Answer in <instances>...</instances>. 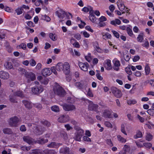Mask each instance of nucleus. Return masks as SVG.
<instances>
[{"label": "nucleus", "instance_id": "1", "mask_svg": "<svg viewBox=\"0 0 154 154\" xmlns=\"http://www.w3.org/2000/svg\"><path fill=\"white\" fill-rule=\"evenodd\" d=\"M133 154L134 151L133 149H131L129 145L125 144L124 145L122 149L118 154Z\"/></svg>", "mask_w": 154, "mask_h": 154}, {"label": "nucleus", "instance_id": "2", "mask_svg": "<svg viewBox=\"0 0 154 154\" xmlns=\"http://www.w3.org/2000/svg\"><path fill=\"white\" fill-rule=\"evenodd\" d=\"M20 70L23 72H25L26 77L28 79V80H30L31 81H33L35 79L36 76L35 74L32 72H27L25 69L22 68H19Z\"/></svg>", "mask_w": 154, "mask_h": 154}, {"label": "nucleus", "instance_id": "3", "mask_svg": "<svg viewBox=\"0 0 154 154\" xmlns=\"http://www.w3.org/2000/svg\"><path fill=\"white\" fill-rule=\"evenodd\" d=\"M54 91L58 96H61L64 95L65 90L62 87L58 85H57V84L55 86L54 88Z\"/></svg>", "mask_w": 154, "mask_h": 154}, {"label": "nucleus", "instance_id": "4", "mask_svg": "<svg viewBox=\"0 0 154 154\" xmlns=\"http://www.w3.org/2000/svg\"><path fill=\"white\" fill-rule=\"evenodd\" d=\"M44 90L43 87L40 85H35L32 88V92L35 94H40Z\"/></svg>", "mask_w": 154, "mask_h": 154}, {"label": "nucleus", "instance_id": "5", "mask_svg": "<svg viewBox=\"0 0 154 154\" xmlns=\"http://www.w3.org/2000/svg\"><path fill=\"white\" fill-rule=\"evenodd\" d=\"M111 92L117 98H120L122 96L121 91L115 87H113L111 89Z\"/></svg>", "mask_w": 154, "mask_h": 154}, {"label": "nucleus", "instance_id": "6", "mask_svg": "<svg viewBox=\"0 0 154 154\" xmlns=\"http://www.w3.org/2000/svg\"><path fill=\"white\" fill-rule=\"evenodd\" d=\"M112 112V110L108 108L104 110L103 112L102 116L105 118H112L113 117Z\"/></svg>", "mask_w": 154, "mask_h": 154}, {"label": "nucleus", "instance_id": "7", "mask_svg": "<svg viewBox=\"0 0 154 154\" xmlns=\"http://www.w3.org/2000/svg\"><path fill=\"white\" fill-rule=\"evenodd\" d=\"M63 109L66 111H69L75 109V106L73 104H68L65 103L62 105Z\"/></svg>", "mask_w": 154, "mask_h": 154}, {"label": "nucleus", "instance_id": "8", "mask_svg": "<svg viewBox=\"0 0 154 154\" xmlns=\"http://www.w3.org/2000/svg\"><path fill=\"white\" fill-rule=\"evenodd\" d=\"M19 122V119L16 116H14L10 118L9 124L11 126L16 127L17 126V123Z\"/></svg>", "mask_w": 154, "mask_h": 154}, {"label": "nucleus", "instance_id": "9", "mask_svg": "<svg viewBox=\"0 0 154 154\" xmlns=\"http://www.w3.org/2000/svg\"><path fill=\"white\" fill-rule=\"evenodd\" d=\"M98 105L97 104H94L91 101L88 106V109L91 111H94L97 113H98Z\"/></svg>", "mask_w": 154, "mask_h": 154}, {"label": "nucleus", "instance_id": "10", "mask_svg": "<svg viewBox=\"0 0 154 154\" xmlns=\"http://www.w3.org/2000/svg\"><path fill=\"white\" fill-rule=\"evenodd\" d=\"M35 130V133L37 135H40L42 134L45 131V128L41 126H36Z\"/></svg>", "mask_w": 154, "mask_h": 154}, {"label": "nucleus", "instance_id": "11", "mask_svg": "<svg viewBox=\"0 0 154 154\" xmlns=\"http://www.w3.org/2000/svg\"><path fill=\"white\" fill-rule=\"evenodd\" d=\"M63 64V71L66 75H68L70 72V66L69 63L65 62Z\"/></svg>", "mask_w": 154, "mask_h": 154}, {"label": "nucleus", "instance_id": "12", "mask_svg": "<svg viewBox=\"0 0 154 154\" xmlns=\"http://www.w3.org/2000/svg\"><path fill=\"white\" fill-rule=\"evenodd\" d=\"M69 120V117L67 115H63L60 116L58 119V122L60 123H66Z\"/></svg>", "mask_w": 154, "mask_h": 154}, {"label": "nucleus", "instance_id": "13", "mask_svg": "<svg viewBox=\"0 0 154 154\" xmlns=\"http://www.w3.org/2000/svg\"><path fill=\"white\" fill-rule=\"evenodd\" d=\"M66 12L62 9H60L56 11V14L60 20H62L65 17Z\"/></svg>", "mask_w": 154, "mask_h": 154}, {"label": "nucleus", "instance_id": "14", "mask_svg": "<svg viewBox=\"0 0 154 154\" xmlns=\"http://www.w3.org/2000/svg\"><path fill=\"white\" fill-rule=\"evenodd\" d=\"M84 131H80L78 132H76L75 133V136L74 137V139L75 140L80 142L81 140V138L84 134Z\"/></svg>", "mask_w": 154, "mask_h": 154}, {"label": "nucleus", "instance_id": "15", "mask_svg": "<svg viewBox=\"0 0 154 154\" xmlns=\"http://www.w3.org/2000/svg\"><path fill=\"white\" fill-rule=\"evenodd\" d=\"M79 66L82 70L85 72L88 71V68L89 67V64L87 62L85 63L79 62Z\"/></svg>", "mask_w": 154, "mask_h": 154}, {"label": "nucleus", "instance_id": "16", "mask_svg": "<svg viewBox=\"0 0 154 154\" xmlns=\"http://www.w3.org/2000/svg\"><path fill=\"white\" fill-rule=\"evenodd\" d=\"M114 64L113 69L116 71L119 70V67L120 66L121 64L119 60L116 59H114L112 61Z\"/></svg>", "mask_w": 154, "mask_h": 154}, {"label": "nucleus", "instance_id": "17", "mask_svg": "<svg viewBox=\"0 0 154 154\" xmlns=\"http://www.w3.org/2000/svg\"><path fill=\"white\" fill-rule=\"evenodd\" d=\"M42 75L44 76H48L51 74V69L49 68L43 69L41 71Z\"/></svg>", "mask_w": 154, "mask_h": 154}, {"label": "nucleus", "instance_id": "18", "mask_svg": "<svg viewBox=\"0 0 154 154\" xmlns=\"http://www.w3.org/2000/svg\"><path fill=\"white\" fill-rule=\"evenodd\" d=\"M22 103L26 109H30L32 108V104L31 101L24 100H22Z\"/></svg>", "mask_w": 154, "mask_h": 154}, {"label": "nucleus", "instance_id": "19", "mask_svg": "<svg viewBox=\"0 0 154 154\" xmlns=\"http://www.w3.org/2000/svg\"><path fill=\"white\" fill-rule=\"evenodd\" d=\"M117 4L119 9L121 11H122L126 7L122 0H118L117 2Z\"/></svg>", "mask_w": 154, "mask_h": 154}, {"label": "nucleus", "instance_id": "20", "mask_svg": "<svg viewBox=\"0 0 154 154\" xmlns=\"http://www.w3.org/2000/svg\"><path fill=\"white\" fill-rule=\"evenodd\" d=\"M60 153L62 154H69L70 148L67 147H63L60 149Z\"/></svg>", "mask_w": 154, "mask_h": 154}, {"label": "nucleus", "instance_id": "21", "mask_svg": "<svg viewBox=\"0 0 154 154\" xmlns=\"http://www.w3.org/2000/svg\"><path fill=\"white\" fill-rule=\"evenodd\" d=\"M9 73L4 71H0V78L4 79H7L9 78Z\"/></svg>", "mask_w": 154, "mask_h": 154}, {"label": "nucleus", "instance_id": "22", "mask_svg": "<svg viewBox=\"0 0 154 154\" xmlns=\"http://www.w3.org/2000/svg\"><path fill=\"white\" fill-rule=\"evenodd\" d=\"M89 20L91 21L93 23H94L96 20V18L94 14V11L91 10V11H90L89 13Z\"/></svg>", "mask_w": 154, "mask_h": 154}, {"label": "nucleus", "instance_id": "23", "mask_svg": "<svg viewBox=\"0 0 154 154\" xmlns=\"http://www.w3.org/2000/svg\"><path fill=\"white\" fill-rule=\"evenodd\" d=\"M93 46L95 50L98 52L100 53H103V50L99 47L98 43L96 41L93 43Z\"/></svg>", "mask_w": 154, "mask_h": 154}, {"label": "nucleus", "instance_id": "24", "mask_svg": "<svg viewBox=\"0 0 154 154\" xmlns=\"http://www.w3.org/2000/svg\"><path fill=\"white\" fill-rule=\"evenodd\" d=\"M23 139L24 141L29 144H31L33 143L32 138L29 136H24Z\"/></svg>", "mask_w": 154, "mask_h": 154}, {"label": "nucleus", "instance_id": "25", "mask_svg": "<svg viewBox=\"0 0 154 154\" xmlns=\"http://www.w3.org/2000/svg\"><path fill=\"white\" fill-rule=\"evenodd\" d=\"M102 35L103 39L105 40L108 39H111L112 38L111 35L108 32L103 33Z\"/></svg>", "mask_w": 154, "mask_h": 154}, {"label": "nucleus", "instance_id": "26", "mask_svg": "<svg viewBox=\"0 0 154 154\" xmlns=\"http://www.w3.org/2000/svg\"><path fill=\"white\" fill-rule=\"evenodd\" d=\"M5 46L6 48V50L8 52L11 53L12 52L13 50V49L10 46L9 43L8 42H6L5 43Z\"/></svg>", "mask_w": 154, "mask_h": 154}, {"label": "nucleus", "instance_id": "27", "mask_svg": "<svg viewBox=\"0 0 154 154\" xmlns=\"http://www.w3.org/2000/svg\"><path fill=\"white\" fill-rule=\"evenodd\" d=\"M48 141L47 139L41 138H39L36 140V143L40 144H43Z\"/></svg>", "mask_w": 154, "mask_h": 154}, {"label": "nucleus", "instance_id": "28", "mask_svg": "<svg viewBox=\"0 0 154 154\" xmlns=\"http://www.w3.org/2000/svg\"><path fill=\"white\" fill-rule=\"evenodd\" d=\"M5 67L7 69H10L13 67V65L12 63L8 61L6 62L4 64Z\"/></svg>", "mask_w": 154, "mask_h": 154}, {"label": "nucleus", "instance_id": "29", "mask_svg": "<svg viewBox=\"0 0 154 154\" xmlns=\"http://www.w3.org/2000/svg\"><path fill=\"white\" fill-rule=\"evenodd\" d=\"M144 70L145 75H149L150 72V68L149 64L147 63H146L145 64Z\"/></svg>", "mask_w": 154, "mask_h": 154}, {"label": "nucleus", "instance_id": "30", "mask_svg": "<svg viewBox=\"0 0 154 154\" xmlns=\"http://www.w3.org/2000/svg\"><path fill=\"white\" fill-rule=\"evenodd\" d=\"M14 95L22 98L24 97L23 92L21 91H18L14 92Z\"/></svg>", "mask_w": 154, "mask_h": 154}, {"label": "nucleus", "instance_id": "31", "mask_svg": "<svg viewBox=\"0 0 154 154\" xmlns=\"http://www.w3.org/2000/svg\"><path fill=\"white\" fill-rule=\"evenodd\" d=\"M63 64L61 63H58L56 66V69L59 71H63Z\"/></svg>", "mask_w": 154, "mask_h": 154}, {"label": "nucleus", "instance_id": "32", "mask_svg": "<svg viewBox=\"0 0 154 154\" xmlns=\"http://www.w3.org/2000/svg\"><path fill=\"white\" fill-rule=\"evenodd\" d=\"M126 30L128 34L131 37L134 38L135 37V35L133 34L132 29L129 27H127Z\"/></svg>", "mask_w": 154, "mask_h": 154}, {"label": "nucleus", "instance_id": "33", "mask_svg": "<svg viewBox=\"0 0 154 154\" xmlns=\"http://www.w3.org/2000/svg\"><path fill=\"white\" fill-rule=\"evenodd\" d=\"M121 21L118 19H116L115 20H113L110 22V24L116 26L117 24L119 25L121 24Z\"/></svg>", "mask_w": 154, "mask_h": 154}, {"label": "nucleus", "instance_id": "34", "mask_svg": "<svg viewBox=\"0 0 154 154\" xmlns=\"http://www.w3.org/2000/svg\"><path fill=\"white\" fill-rule=\"evenodd\" d=\"M47 146L49 148H55L58 149V146L57 144L55 142H51L47 145Z\"/></svg>", "mask_w": 154, "mask_h": 154}, {"label": "nucleus", "instance_id": "35", "mask_svg": "<svg viewBox=\"0 0 154 154\" xmlns=\"http://www.w3.org/2000/svg\"><path fill=\"white\" fill-rule=\"evenodd\" d=\"M143 32L140 33L138 35L137 38V41L139 42H142L143 40Z\"/></svg>", "mask_w": 154, "mask_h": 154}, {"label": "nucleus", "instance_id": "36", "mask_svg": "<svg viewBox=\"0 0 154 154\" xmlns=\"http://www.w3.org/2000/svg\"><path fill=\"white\" fill-rule=\"evenodd\" d=\"M43 152L45 154H57V152L51 149H45L44 150Z\"/></svg>", "mask_w": 154, "mask_h": 154}, {"label": "nucleus", "instance_id": "37", "mask_svg": "<svg viewBox=\"0 0 154 154\" xmlns=\"http://www.w3.org/2000/svg\"><path fill=\"white\" fill-rule=\"evenodd\" d=\"M3 132L5 134H11L12 133L11 130L8 128H5L3 129Z\"/></svg>", "mask_w": 154, "mask_h": 154}, {"label": "nucleus", "instance_id": "38", "mask_svg": "<svg viewBox=\"0 0 154 154\" xmlns=\"http://www.w3.org/2000/svg\"><path fill=\"white\" fill-rule=\"evenodd\" d=\"M49 36L50 38L53 41L56 40L57 38V37L55 34L51 32L49 34Z\"/></svg>", "mask_w": 154, "mask_h": 154}, {"label": "nucleus", "instance_id": "39", "mask_svg": "<svg viewBox=\"0 0 154 154\" xmlns=\"http://www.w3.org/2000/svg\"><path fill=\"white\" fill-rule=\"evenodd\" d=\"M143 137V134L142 132L140 131H138L137 134L134 136V138L136 139L139 138H141Z\"/></svg>", "mask_w": 154, "mask_h": 154}, {"label": "nucleus", "instance_id": "40", "mask_svg": "<svg viewBox=\"0 0 154 154\" xmlns=\"http://www.w3.org/2000/svg\"><path fill=\"white\" fill-rule=\"evenodd\" d=\"M9 101L13 103H16L17 102V100H16L15 98L12 95H10L9 96Z\"/></svg>", "mask_w": 154, "mask_h": 154}, {"label": "nucleus", "instance_id": "41", "mask_svg": "<svg viewBox=\"0 0 154 154\" xmlns=\"http://www.w3.org/2000/svg\"><path fill=\"white\" fill-rule=\"evenodd\" d=\"M106 65H107L106 69L107 70H109L112 69L111 61L110 60L108 59L107 60Z\"/></svg>", "mask_w": 154, "mask_h": 154}, {"label": "nucleus", "instance_id": "42", "mask_svg": "<svg viewBox=\"0 0 154 154\" xmlns=\"http://www.w3.org/2000/svg\"><path fill=\"white\" fill-rule=\"evenodd\" d=\"M117 138L118 140L122 143H125L126 142V139L124 138L120 135H118Z\"/></svg>", "mask_w": 154, "mask_h": 154}, {"label": "nucleus", "instance_id": "43", "mask_svg": "<svg viewBox=\"0 0 154 154\" xmlns=\"http://www.w3.org/2000/svg\"><path fill=\"white\" fill-rule=\"evenodd\" d=\"M91 10H93V8L91 6L88 8L85 7L82 9V11L85 12L87 13L88 11L90 12L91 11Z\"/></svg>", "mask_w": 154, "mask_h": 154}, {"label": "nucleus", "instance_id": "44", "mask_svg": "<svg viewBox=\"0 0 154 154\" xmlns=\"http://www.w3.org/2000/svg\"><path fill=\"white\" fill-rule=\"evenodd\" d=\"M23 9L21 7H18L17 9L15 10V12L17 13V15H20L23 13Z\"/></svg>", "mask_w": 154, "mask_h": 154}, {"label": "nucleus", "instance_id": "45", "mask_svg": "<svg viewBox=\"0 0 154 154\" xmlns=\"http://www.w3.org/2000/svg\"><path fill=\"white\" fill-rule=\"evenodd\" d=\"M51 109L52 111L55 112H58L59 111V109L58 106L56 105L51 106Z\"/></svg>", "mask_w": 154, "mask_h": 154}, {"label": "nucleus", "instance_id": "46", "mask_svg": "<svg viewBox=\"0 0 154 154\" xmlns=\"http://www.w3.org/2000/svg\"><path fill=\"white\" fill-rule=\"evenodd\" d=\"M75 85L76 87L80 89H82L83 87V84L80 82H76Z\"/></svg>", "mask_w": 154, "mask_h": 154}, {"label": "nucleus", "instance_id": "47", "mask_svg": "<svg viewBox=\"0 0 154 154\" xmlns=\"http://www.w3.org/2000/svg\"><path fill=\"white\" fill-rule=\"evenodd\" d=\"M125 71L126 73L129 75H131L132 73L130 67H126L125 69Z\"/></svg>", "mask_w": 154, "mask_h": 154}, {"label": "nucleus", "instance_id": "48", "mask_svg": "<svg viewBox=\"0 0 154 154\" xmlns=\"http://www.w3.org/2000/svg\"><path fill=\"white\" fill-rule=\"evenodd\" d=\"M42 19L48 22L50 21L51 20L50 17L46 15L43 16L42 17Z\"/></svg>", "mask_w": 154, "mask_h": 154}, {"label": "nucleus", "instance_id": "49", "mask_svg": "<svg viewBox=\"0 0 154 154\" xmlns=\"http://www.w3.org/2000/svg\"><path fill=\"white\" fill-rule=\"evenodd\" d=\"M41 122L43 125L47 127H49L51 125L50 122L46 120L42 121Z\"/></svg>", "mask_w": 154, "mask_h": 154}, {"label": "nucleus", "instance_id": "50", "mask_svg": "<svg viewBox=\"0 0 154 154\" xmlns=\"http://www.w3.org/2000/svg\"><path fill=\"white\" fill-rule=\"evenodd\" d=\"M65 17H66V19H69L72 18V16L71 14L69 12H65Z\"/></svg>", "mask_w": 154, "mask_h": 154}, {"label": "nucleus", "instance_id": "51", "mask_svg": "<svg viewBox=\"0 0 154 154\" xmlns=\"http://www.w3.org/2000/svg\"><path fill=\"white\" fill-rule=\"evenodd\" d=\"M146 138V140L149 141L152 139V136L150 133H148L147 134Z\"/></svg>", "mask_w": 154, "mask_h": 154}, {"label": "nucleus", "instance_id": "52", "mask_svg": "<svg viewBox=\"0 0 154 154\" xmlns=\"http://www.w3.org/2000/svg\"><path fill=\"white\" fill-rule=\"evenodd\" d=\"M133 73L135 76L138 77H141L142 75L141 72L138 70H136Z\"/></svg>", "mask_w": 154, "mask_h": 154}, {"label": "nucleus", "instance_id": "53", "mask_svg": "<svg viewBox=\"0 0 154 154\" xmlns=\"http://www.w3.org/2000/svg\"><path fill=\"white\" fill-rule=\"evenodd\" d=\"M97 73L96 74V76L97 78L100 81L102 80L103 79V78L100 75V71L98 70H97Z\"/></svg>", "mask_w": 154, "mask_h": 154}, {"label": "nucleus", "instance_id": "54", "mask_svg": "<svg viewBox=\"0 0 154 154\" xmlns=\"http://www.w3.org/2000/svg\"><path fill=\"white\" fill-rule=\"evenodd\" d=\"M121 132L124 134L125 135H127V134L126 132L125 129V125L123 124H122L121 125Z\"/></svg>", "mask_w": 154, "mask_h": 154}, {"label": "nucleus", "instance_id": "55", "mask_svg": "<svg viewBox=\"0 0 154 154\" xmlns=\"http://www.w3.org/2000/svg\"><path fill=\"white\" fill-rule=\"evenodd\" d=\"M147 112V113L150 116H153L154 115V109H149Z\"/></svg>", "mask_w": 154, "mask_h": 154}, {"label": "nucleus", "instance_id": "56", "mask_svg": "<svg viewBox=\"0 0 154 154\" xmlns=\"http://www.w3.org/2000/svg\"><path fill=\"white\" fill-rule=\"evenodd\" d=\"M106 143L110 146L111 147L113 145L111 139H106Z\"/></svg>", "mask_w": 154, "mask_h": 154}, {"label": "nucleus", "instance_id": "57", "mask_svg": "<svg viewBox=\"0 0 154 154\" xmlns=\"http://www.w3.org/2000/svg\"><path fill=\"white\" fill-rule=\"evenodd\" d=\"M143 146L146 148H150L152 146V144L150 143H143Z\"/></svg>", "mask_w": 154, "mask_h": 154}, {"label": "nucleus", "instance_id": "58", "mask_svg": "<svg viewBox=\"0 0 154 154\" xmlns=\"http://www.w3.org/2000/svg\"><path fill=\"white\" fill-rule=\"evenodd\" d=\"M142 46L145 47L146 48H148L149 47V44L148 41H146L144 43L142 44Z\"/></svg>", "mask_w": 154, "mask_h": 154}, {"label": "nucleus", "instance_id": "59", "mask_svg": "<svg viewBox=\"0 0 154 154\" xmlns=\"http://www.w3.org/2000/svg\"><path fill=\"white\" fill-rule=\"evenodd\" d=\"M112 32L114 35L115 37H116L117 38H119V34L116 31L112 30Z\"/></svg>", "mask_w": 154, "mask_h": 154}, {"label": "nucleus", "instance_id": "60", "mask_svg": "<svg viewBox=\"0 0 154 154\" xmlns=\"http://www.w3.org/2000/svg\"><path fill=\"white\" fill-rule=\"evenodd\" d=\"M104 124L106 127L108 128H112V124L109 122L106 121L105 122Z\"/></svg>", "mask_w": 154, "mask_h": 154}, {"label": "nucleus", "instance_id": "61", "mask_svg": "<svg viewBox=\"0 0 154 154\" xmlns=\"http://www.w3.org/2000/svg\"><path fill=\"white\" fill-rule=\"evenodd\" d=\"M124 57L125 60L126 61L128 62L129 61L130 59V57L129 55V54H125L124 55Z\"/></svg>", "mask_w": 154, "mask_h": 154}, {"label": "nucleus", "instance_id": "62", "mask_svg": "<svg viewBox=\"0 0 154 154\" xmlns=\"http://www.w3.org/2000/svg\"><path fill=\"white\" fill-rule=\"evenodd\" d=\"M72 45L74 47L77 48H79L80 47V45L79 43L77 41L73 43Z\"/></svg>", "mask_w": 154, "mask_h": 154}, {"label": "nucleus", "instance_id": "63", "mask_svg": "<svg viewBox=\"0 0 154 154\" xmlns=\"http://www.w3.org/2000/svg\"><path fill=\"white\" fill-rule=\"evenodd\" d=\"M29 62L30 65L32 66H35L36 64L35 61L33 59H31L30 60Z\"/></svg>", "mask_w": 154, "mask_h": 154}, {"label": "nucleus", "instance_id": "64", "mask_svg": "<svg viewBox=\"0 0 154 154\" xmlns=\"http://www.w3.org/2000/svg\"><path fill=\"white\" fill-rule=\"evenodd\" d=\"M40 152V150L39 149H33L32 152H31V154H39Z\"/></svg>", "mask_w": 154, "mask_h": 154}]
</instances>
